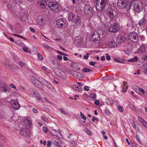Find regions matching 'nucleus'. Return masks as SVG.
Segmentation results:
<instances>
[{
	"mask_svg": "<svg viewBox=\"0 0 147 147\" xmlns=\"http://www.w3.org/2000/svg\"><path fill=\"white\" fill-rule=\"evenodd\" d=\"M143 5H144L141 2L136 1L134 3V10L135 11L139 13L143 9Z\"/></svg>",
	"mask_w": 147,
	"mask_h": 147,
	"instance_id": "1",
	"label": "nucleus"
},
{
	"mask_svg": "<svg viewBox=\"0 0 147 147\" xmlns=\"http://www.w3.org/2000/svg\"><path fill=\"white\" fill-rule=\"evenodd\" d=\"M30 78L32 82L36 87L40 88L42 90L43 89V85L42 84L40 81L35 77L33 76L31 77Z\"/></svg>",
	"mask_w": 147,
	"mask_h": 147,
	"instance_id": "2",
	"label": "nucleus"
},
{
	"mask_svg": "<svg viewBox=\"0 0 147 147\" xmlns=\"http://www.w3.org/2000/svg\"><path fill=\"white\" fill-rule=\"evenodd\" d=\"M84 13L87 15L92 16L93 15L94 11L93 8L88 5H86L84 7Z\"/></svg>",
	"mask_w": 147,
	"mask_h": 147,
	"instance_id": "3",
	"label": "nucleus"
},
{
	"mask_svg": "<svg viewBox=\"0 0 147 147\" xmlns=\"http://www.w3.org/2000/svg\"><path fill=\"white\" fill-rule=\"evenodd\" d=\"M107 0H96V7L98 9L99 7L100 9H98L99 10H102L105 7L106 3Z\"/></svg>",
	"mask_w": 147,
	"mask_h": 147,
	"instance_id": "4",
	"label": "nucleus"
},
{
	"mask_svg": "<svg viewBox=\"0 0 147 147\" xmlns=\"http://www.w3.org/2000/svg\"><path fill=\"white\" fill-rule=\"evenodd\" d=\"M128 37L129 40L134 42H136L139 40L138 35L135 32L130 33L129 34Z\"/></svg>",
	"mask_w": 147,
	"mask_h": 147,
	"instance_id": "5",
	"label": "nucleus"
},
{
	"mask_svg": "<svg viewBox=\"0 0 147 147\" xmlns=\"http://www.w3.org/2000/svg\"><path fill=\"white\" fill-rule=\"evenodd\" d=\"M55 72L57 76L62 79H65L67 76L66 74L60 69L57 68L55 69Z\"/></svg>",
	"mask_w": 147,
	"mask_h": 147,
	"instance_id": "6",
	"label": "nucleus"
},
{
	"mask_svg": "<svg viewBox=\"0 0 147 147\" xmlns=\"http://www.w3.org/2000/svg\"><path fill=\"white\" fill-rule=\"evenodd\" d=\"M29 93L32 95L33 96L36 97V99L37 100H41V98L40 96V94L36 90L32 88H30L29 89Z\"/></svg>",
	"mask_w": 147,
	"mask_h": 147,
	"instance_id": "7",
	"label": "nucleus"
},
{
	"mask_svg": "<svg viewBox=\"0 0 147 147\" xmlns=\"http://www.w3.org/2000/svg\"><path fill=\"white\" fill-rule=\"evenodd\" d=\"M49 6L52 10L56 11L58 8L59 5L56 2L52 1L50 2L49 4Z\"/></svg>",
	"mask_w": 147,
	"mask_h": 147,
	"instance_id": "8",
	"label": "nucleus"
},
{
	"mask_svg": "<svg viewBox=\"0 0 147 147\" xmlns=\"http://www.w3.org/2000/svg\"><path fill=\"white\" fill-rule=\"evenodd\" d=\"M117 6L121 9L124 8L127 5L126 0H118Z\"/></svg>",
	"mask_w": 147,
	"mask_h": 147,
	"instance_id": "9",
	"label": "nucleus"
},
{
	"mask_svg": "<svg viewBox=\"0 0 147 147\" xmlns=\"http://www.w3.org/2000/svg\"><path fill=\"white\" fill-rule=\"evenodd\" d=\"M10 102L12 105L13 108L15 110H17L20 108V106L17 99L11 100H10Z\"/></svg>",
	"mask_w": 147,
	"mask_h": 147,
	"instance_id": "10",
	"label": "nucleus"
},
{
	"mask_svg": "<svg viewBox=\"0 0 147 147\" xmlns=\"http://www.w3.org/2000/svg\"><path fill=\"white\" fill-rule=\"evenodd\" d=\"M52 142L56 147H62L61 146L62 142L59 139L57 138H54L52 139Z\"/></svg>",
	"mask_w": 147,
	"mask_h": 147,
	"instance_id": "11",
	"label": "nucleus"
},
{
	"mask_svg": "<svg viewBox=\"0 0 147 147\" xmlns=\"http://www.w3.org/2000/svg\"><path fill=\"white\" fill-rule=\"evenodd\" d=\"M91 39L92 41L97 43V42H96L98 41L100 39V36L98 33L96 32H94L92 36Z\"/></svg>",
	"mask_w": 147,
	"mask_h": 147,
	"instance_id": "12",
	"label": "nucleus"
},
{
	"mask_svg": "<svg viewBox=\"0 0 147 147\" xmlns=\"http://www.w3.org/2000/svg\"><path fill=\"white\" fill-rule=\"evenodd\" d=\"M65 22L63 18H60L56 21V25L59 28H62L65 24Z\"/></svg>",
	"mask_w": 147,
	"mask_h": 147,
	"instance_id": "13",
	"label": "nucleus"
},
{
	"mask_svg": "<svg viewBox=\"0 0 147 147\" xmlns=\"http://www.w3.org/2000/svg\"><path fill=\"white\" fill-rule=\"evenodd\" d=\"M118 25L116 23L114 24L113 26L109 28V31L113 32H115L118 30Z\"/></svg>",
	"mask_w": 147,
	"mask_h": 147,
	"instance_id": "14",
	"label": "nucleus"
},
{
	"mask_svg": "<svg viewBox=\"0 0 147 147\" xmlns=\"http://www.w3.org/2000/svg\"><path fill=\"white\" fill-rule=\"evenodd\" d=\"M76 16L73 12H70L68 14V19L69 21L74 22Z\"/></svg>",
	"mask_w": 147,
	"mask_h": 147,
	"instance_id": "15",
	"label": "nucleus"
},
{
	"mask_svg": "<svg viewBox=\"0 0 147 147\" xmlns=\"http://www.w3.org/2000/svg\"><path fill=\"white\" fill-rule=\"evenodd\" d=\"M38 5L41 8L43 9H45L47 5V3L45 0H38Z\"/></svg>",
	"mask_w": 147,
	"mask_h": 147,
	"instance_id": "16",
	"label": "nucleus"
},
{
	"mask_svg": "<svg viewBox=\"0 0 147 147\" xmlns=\"http://www.w3.org/2000/svg\"><path fill=\"white\" fill-rule=\"evenodd\" d=\"M69 72L70 74L73 76L74 77L78 78L79 76H80L82 74L80 73H78L76 71L72 70H70Z\"/></svg>",
	"mask_w": 147,
	"mask_h": 147,
	"instance_id": "17",
	"label": "nucleus"
},
{
	"mask_svg": "<svg viewBox=\"0 0 147 147\" xmlns=\"http://www.w3.org/2000/svg\"><path fill=\"white\" fill-rule=\"evenodd\" d=\"M2 92H4L7 93H9L10 92L11 90L8 88L7 85L3 87L0 89Z\"/></svg>",
	"mask_w": 147,
	"mask_h": 147,
	"instance_id": "18",
	"label": "nucleus"
},
{
	"mask_svg": "<svg viewBox=\"0 0 147 147\" xmlns=\"http://www.w3.org/2000/svg\"><path fill=\"white\" fill-rule=\"evenodd\" d=\"M75 19V26L77 27H79L80 26L81 22V21L80 17L78 16H76V18Z\"/></svg>",
	"mask_w": 147,
	"mask_h": 147,
	"instance_id": "19",
	"label": "nucleus"
},
{
	"mask_svg": "<svg viewBox=\"0 0 147 147\" xmlns=\"http://www.w3.org/2000/svg\"><path fill=\"white\" fill-rule=\"evenodd\" d=\"M109 16L110 18V21L109 23L107 22V23H108V26L111 25V22L113 21L114 19L113 13V12H110L109 13Z\"/></svg>",
	"mask_w": 147,
	"mask_h": 147,
	"instance_id": "20",
	"label": "nucleus"
},
{
	"mask_svg": "<svg viewBox=\"0 0 147 147\" xmlns=\"http://www.w3.org/2000/svg\"><path fill=\"white\" fill-rule=\"evenodd\" d=\"M125 37L124 36H119L117 40L118 42L119 43H122L124 42L126 40Z\"/></svg>",
	"mask_w": 147,
	"mask_h": 147,
	"instance_id": "21",
	"label": "nucleus"
},
{
	"mask_svg": "<svg viewBox=\"0 0 147 147\" xmlns=\"http://www.w3.org/2000/svg\"><path fill=\"white\" fill-rule=\"evenodd\" d=\"M44 84L45 86H46L48 88L51 90H53L54 88L53 86L48 82L46 81L45 82H44Z\"/></svg>",
	"mask_w": 147,
	"mask_h": 147,
	"instance_id": "22",
	"label": "nucleus"
},
{
	"mask_svg": "<svg viewBox=\"0 0 147 147\" xmlns=\"http://www.w3.org/2000/svg\"><path fill=\"white\" fill-rule=\"evenodd\" d=\"M114 60L116 62L122 63H123L125 62V61L124 59H121L119 57H117V58L114 59Z\"/></svg>",
	"mask_w": 147,
	"mask_h": 147,
	"instance_id": "23",
	"label": "nucleus"
},
{
	"mask_svg": "<svg viewBox=\"0 0 147 147\" xmlns=\"http://www.w3.org/2000/svg\"><path fill=\"white\" fill-rule=\"evenodd\" d=\"M6 67H9V69L12 71L17 69V67L14 65H11L10 64H5Z\"/></svg>",
	"mask_w": 147,
	"mask_h": 147,
	"instance_id": "24",
	"label": "nucleus"
},
{
	"mask_svg": "<svg viewBox=\"0 0 147 147\" xmlns=\"http://www.w3.org/2000/svg\"><path fill=\"white\" fill-rule=\"evenodd\" d=\"M146 21L145 19L144 18H143L140 20L139 22V24L140 26H141L142 25L143 26L145 25L146 24Z\"/></svg>",
	"mask_w": 147,
	"mask_h": 147,
	"instance_id": "25",
	"label": "nucleus"
},
{
	"mask_svg": "<svg viewBox=\"0 0 147 147\" xmlns=\"http://www.w3.org/2000/svg\"><path fill=\"white\" fill-rule=\"evenodd\" d=\"M38 21H39V23L41 24H45V18L43 17H41L39 18Z\"/></svg>",
	"mask_w": 147,
	"mask_h": 147,
	"instance_id": "26",
	"label": "nucleus"
},
{
	"mask_svg": "<svg viewBox=\"0 0 147 147\" xmlns=\"http://www.w3.org/2000/svg\"><path fill=\"white\" fill-rule=\"evenodd\" d=\"M138 59V57L137 56H135L134 58L130 59L127 60L128 62H134L137 61Z\"/></svg>",
	"mask_w": 147,
	"mask_h": 147,
	"instance_id": "27",
	"label": "nucleus"
},
{
	"mask_svg": "<svg viewBox=\"0 0 147 147\" xmlns=\"http://www.w3.org/2000/svg\"><path fill=\"white\" fill-rule=\"evenodd\" d=\"M51 133L53 135L57 136L59 135V134H60L58 131L54 129H52Z\"/></svg>",
	"mask_w": 147,
	"mask_h": 147,
	"instance_id": "28",
	"label": "nucleus"
},
{
	"mask_svg": "<svg viewBox=\"0 0 147 147\" xmlns=\"http://www.w3.org/2000/svg\"><path fill=\"white\" fill-rule=\"evenodd\" d=\"M73 88L76 91L78 92H80L82 90V89L80 86H77L75 85L73 86Z\"/></svg>",
	"mask_w": 147,
	"mask_h": 147,
	"instance_id": "29",
	"label": "nucleus"
},
{
	"mask_svg": "<svg viewBox=\"0 0 147 147\" xmlns=\"http://www.w3.org/2000/svg\"><path fill=\"white\" fill-rule=\"evenodd\" d=\"M110 47L113 48V47H115L117 46V44L114 41H111L109 44Z\"/></svg>",
	"mask_w": 147,
	"mask_h": 147,
	"instance_id": "30",
	"label": "nucleus"
},
{
	"mask_svg": "<svg viewBox=\"0 0 147 147\" xmlns=\"http://www.w3.org/2000/svg\"><path fill=\"white\" fill-rule=\"evenodd\" d=\"M26 120L27 122V123H27V124L26 125V127L28 128L30 127L31 124V121L30 120L28 119H26Z\"/></svg>",
	"mask_w": 147,
	"mask_h": 147,
	"instance_id": "31",
	"label": "nucleus"
},
{
	"mask_svg": "<svg viewBox=\"0 0 147 147\" xmlns=\"http://www.w3.org/2000/svg\"><path fill=\"white\" fill-rule=\"evenodd\" d=\"M4 137L0 134V146H2L4 145V143L2 142Z\"/></svg>",
	"mask_w": 147,
	"mask_h": 147,
	"instance_id": "32",
	"label": "nucleus"
},
{
	"mask_svg": "<svg viewBox=\"0 0 147 147\" xmlns=\"http://www.w3.org/2000/svg\"><path fill=\"white\" fill-rule=\"evenodd\" d=\"M8 9L10 11H12L13 10V7L11 3H8L7 5Z\"/></svg>",
	"mask_w": 147,
	"mask_h": 147,
	"instance_id": "33",
	"label": "nucleus"
},
{
	"mask_svg": "<svg viewBox=\"0 0 147 147\" xmlns=\"http://www.w3.org/2000/svg\"><path fill=\"white\" fill-rule=\"evenodd\" d=\"M92 71V70L90 69H89L87 68H84L82 70V72L84 73L85 72H89Z\"/></svg>",
	"mask_w": 147,
	"mask_h": 147,
	"instance_id": "34",
	"label": "nucleus"
},
{
	"mask_svg": "<svg viewBox=\"0 0 147 147\" xmlns=\"http://www.w3.org/2000/svg\"><path fill=\"white\" fill-rule=\"evenodd\" d=\"M127 83L126 82L125 83L124 85L123 86V92H125L127 90V87L126 86L125 84H127Z\"/></svg>",
	"mask_w": 147,
	"mask_h": 147,
	"instance_id": "35",
	"label": "nucleus"
},
{
	"mask_svg": "<svg viewBox=\"0 0 147 147\" xmlns=\"http://www.w3.org/2000/svg\"><path fill=\"white\" fill-rule=\"evenodd\" d=\"M146 49L145 47L144 46H142L139 49V51L143 53L145 51Z\"/></svg>",
	"mask_w": 147,
	"mask_h": 147,
	"instance_id": "36",
	"label": "nucleus"
},
{
	"mask_svg": "<svg viewBox=\"0 0 147 147\" xmlns=\"http://www.w3.org/2000/svg\"><path fill=\"white\" fill-rule=\"evenodd\" d=\"M96 94H92L90 95V96L93 101H95L96 100Z\"/></svg>",
	"mask_w": 147,
	"mask_h": 147,
	"instance_id": "37",
	"label": "nucleus"
},
{
	"mask_svg": "<svg viewBox=\"0 0 147 147\" xmlns=\"http://www.w3.org/2000/svg\"><path fill=\"white\" fill-rule=\"evenodd\" d=\"M20 133L22 135H24L25 134H26V132L24 129H22L20 130Z\"/></svg>",
	"mask_w": 147,
	"mask_h": 147,
	"instance_id": "38",
	"label": "nucleus"
},
{
	"mask_svg": "<svg viewBox=\"0 0 147 147\" xmlns=\"http://www.w3.org/2000/svg\"><path fill=\"white\" fill-rule=\"evenodd\" d=\"M16 4L18 5L21 4L22 3V0H15Z\"/></svg>",
	"mask_w": 147,
	"mask_h": 147,
	"instance_id": "39",
	"label": "nucleus"
},
{
	"mask_svg": "<svg viewBox=\"0 0 147 147\" xmlns=\"http://www.w3.org/2000/svg\"><path fill=\"white\" fill-rule=\"evenodd\" d=\"M90 54L91 55V53H86V55H85L84 56V59L86 60L88 59Z\"/></svg>",
	"mask_w": 147,
	"mask_h": 147,
	"instance_id": "40",
	"label": "nucleus"
},
{
	"mask_svg": "<svg viewBox=\"0 0 147 147\" xmlns=\"http://www.w3.org/2000/svg\"><path fill=\"white\" fill-rule=\"evenodd\" d=\"M37 56H38V59L40 60H43V57L39 53H37Z\"/></svg>",
	"mask_w": 147,
	"mask_h": 147,
	"instance_id": "41",
	"label": "nucleus"
},
{
	"mask_svg": "<svg viewBox=\"0 0 147 147\" xmlns=\"http://www.w3.org/2000/svg\"><path fill=\"white\" fill-rule=\"evenodd\" d=\"M80 116L84 120H86V117L81 112H80Z\"/></svg>",
	"mask_w": 147,
	"mask_h": 147,
	"instance_id": "42",
	"label": "nucleus"
},
{
	"mask_svg": "<svg viewBox=\"0 0 147 147\" xmlns=\"http://www.w3.org/2000/svg\"><path fill=\"white\" fill-rule=\"evenodd\" d=\"M96 63V62L91 61H90L89 64L90 65L92 66H94V67H95L96 68L97 67L96 66H94V65Z\"/></svg>",
	"mask_w": 147,
	"mask_h": 147,
	"instance_id": "43",
	"label": "nucleus"
},
{
	"mask_svg": "<svg viewBox=\"0 0 147 147\" xmlns=\"http://www.w3.org/2000/svg\"><path fill=\"white\" fill-rule=\"evenodd\" d=\"M85 131L87 133V134H88L89 135H91L92 134V132L90 131L88 129L86 128L85 129Z\"/></svg>",
	"mask_w": 147,
	"mask_h": 147,
	"instance_id": "44",
	"label": "nucleus"
},
{
	"mask_svg": "<svg viewBox=\"0 0 147 147\" xmlns=\"http://www.w3.org/2000/svg\"><path fill=\"white\" fill-rule=\"evenodd\" d=\"M130 108L133 110L135 111L136 110V109L134 106L133 105H129Z\"/></svg>",
	"mask_w": 147,
	"mask_h": 147,
	"instance_id": "45",
	"label": "nucleus"
},
{
	"mask_svg": "<svg viewBox=\"0 0 147 147\" xmlns=\"http://www.w3.org/2000/svg\"><path fill=\"white\" fill-rule=\"evenodd\" d=\"M118 109H119V110L121 112H122L123 111V107L120 106H119L117 107Z\"/></svg>",
	"mask_w": 147,
	"mask_h": 147,
	"instance_id": "46",
	"label": "nucleus"
},
{
	"mask_svg": "<svg viewBox=\"0 0 147 147\" xmlns=\"http://www.w3.org/2000/svg\"><path fill=\"white\" fill-rule=\"evenodd\" d=\"M106 59L107 60L109 61L111 60V57L109 54L107 53L106 54Z\"/></svg>",
	"mask_w": 147,
	"mask_h": 147,
	"instance_id": "47",
	"label": "nucleus"
},
{
	"mask_svg": "<svg viewBox=\"0 0 147 147\" xmlns=\"http://www.w3.org/2000/svg\"><path fill=\"white\" fill-rule=\"evenodd\" d=\"M142 58L144 61H147V55L145 54L143 55Z\"/></svg>",
	"mask_w": 147,
	"mask_h": 147,
	"instance_id": "48",
	"label": "nucleus"
},
{
	"mask_svg": "<svg viewBox=\"0 0 147 147\" xmlns=\"http://www.w3.org/2000/svg\"><path fill=\"white\" fill-rule=\"evenodd\" d=\"M43 46L45 48L47 49H52L51 47L48 46V45H47L46 44H44L43 45Z\"/></svg>",
	"mask_w": 147,
	"mask_h": 147,
	"instance_id": "49",
	"label": "nucleus"
},
{
	"mask_svg": "<svg viewBox=\"0 0 147 147\" xmlns=\"http://www.w3.org/2000/svg\"><path fill=\"white\" fill-rule=\"evenodd\" d=\"M23 50L24 51L28 53H29L30 51L28 50V48L26 47H23Z\"/></svg>",
	"mask_w": 147,
	"mask_h": 147,
	"instance_id": "50",
	"label": "nucleus"
},
{
	"mask_svg": "<svg viewBox=\"0 0 147 147\" xmlns=\"http://www.w3.org/2000/svg\"><path fill=\"white\" fill-rule=\"evenodd\" d=\"M41 119L42 120L45 122L46 123H48V120L47 118L44 117H41Z\"/></svg>",
	"mask_w": 147,
	"mask_h": 147,
	"instance_id": "51",
	"label": "nucleus"
},
{
	"mask_svg": "<svg viewBox=\"0 0 147 147\" xmlns=\"http://www.w3.org/2000/svg\"><path fill=\"white\" fill-rule=\"evenodd\" d=\"M136 138L139 143H141V141L137 135L136 136Z\"/></svg>",
	"mask_w": 147,
	"mask_h": 147,
	"instance_id": "52",
	"label": "nucleus"
},
{
	"mask_svg": "<svg viewBox=\"0 0 147 147\" xmlns=\"http://www.w3.org/2000/svg\"><path fill=\"white\" fill-rule=\"evenodd\" d=\"M43 129L45 133H47V132L48 129L46 127L44 126L43 127Z\"/></svg>",
	"mask_w": 147,
	"mask_h": 147,
	"instance_id": "53",
	"label": "nucleus"
},
{
	"mask_svg": "<svg viewBox=\"0 0 147 147\" xmlns=\"http://www.w3.org/2000/svg\"><path fill=\"white\" fill-rule=\"evenodd\" d=\"M54 82L57 84H58L60 83V81L58 80L56 78H54L53 79Z\"/></svg>",
	"mask_w": 147,
	"mask_h": 147,
	"instance_id": "54",
	"label": "nucleus"
},
{
	"mask_svg": "<svg viewBox=\"0 0 147 147\" xmlns=\"http://www.w3.org/2000/svg\"><path fill=\"white\" fill-rule=\"evenodd\" d=\"M57 53H58V54H60L61 55H65V56H66L67 55L65 53H64L59 51H57Z\"/></svg>",
	"mask_w": 147,
	"mask_h": 147,
	"instance_id": "55",
	"label": "nucleus"
},
{
	"mask_svg": "<svg viewBox=\"0 0 147 147\" xmlns=\"http://www.w3.org/2000/svg\"><path fill=\"white\" fill-rule=\"evenodd\" d=\"M105 114L108 115L109 114L110 112L108 109H106L105 110Z\"/></svg>",
	"mask_w": 147,
	"mask_h": 147,
	"instance_id": "56",
	"label": "nucleus"
},
{
	"mask_svg": "<svg viewBox=\"0 0 147 147\" xmlns=\"http://www.w3.org/2000/svg\"><path fill=\"white\" fill-rule=\"evenodd\" d=\"M137 88L138 89V90L141 92H142L143 94H144L145 93L144 90L142 88H139L138 87Z\"/></svg>",
	"mask_w": 147,
	"mask_h": 147,
	"instance_id": "57",
	"label": "nucleus"
},
{
	"mask_svg": "<svg viewBox=\"0 0 147 147\" xmlns=\"http://www.w3.org/2000/svg\"><path fill=\"white\" fill-rule=\"evenodd\" d=\"M48 147H49L51 146V142L50 141H48L47 142V144Z\"/></svg>",
	"mask_w": 147,
	"mask_h": 147,
	"instance_id": "58",
	"label": "nucleus"
},
{
	"mask_svg": "<svg viewBox=\"0 0 147 147\" xmlns=\"http://www.w3.org/2000/svg\"><path fill=\"white\" fill-rule=\"evenodd\" d=\"M12 88L15 89L16 90V87L13 84H11L9 85Z\"/></svg>",
	"mask_w": 147,
	"mask_h": 147,
	"instance_id": "59",
	"label": "nucleus"
},
{
	"mask_svg": "<svg viewBox=\"0 0 147 147\" xmlns=\"http://www.w3.org/2000/svg\"><path fill=\"white\" fill-rule=\"evenodd\" d=\"M71 144L74 146H75L77 145L76 142L74 141H72L71 142Z\"/></svg>",
	"mask_w": 147,
	"mask_h": 147,
	"instance_id": "60",
	"label": "nucleus"
},
{
	"mask_svg": "<svg viewBox=\"0 0 147 147\" xmlns=\"http://www.w3.org/2000/svg\"><path fill=\"white\" fill-rule=\"evenodd\" d=\"M61 112V113H62L64 114L65 115H66V113L65 112V111L64 110H63L61 109H60Z\"/></svg>",
	"mask_w": 147,
	"mask_h": 147,
	"instance_id": "61",
	"label": "nucleus"
},
{
	"mask_svg": "<svg viewBox=\"0 0 147 147\" xmlns=\"http://www.w3.org/2000/svg\"><path fill=\"white\" fill-rule=\"evenodd\" d=\"M138 119L141 123L144 120L141 117H138Z\"/></svg>",
	"mask_w": 147,
	"mask_h": 147,
	"instance_id": "62",
	"label": "nucleus"
},
{
	"mask_svg": "<svg viewBox=\"0 0 147 147\" xmlns=\"http://www.w3.org/2000/svg\"><path fill=\"white\" fill-rule=\"evenodd\" d=\"M84 90L85 91H88L89 90L88 87L87 86H85L84 87Z\"/></svg>",
	"mask_w": 147,
	"mask_h": 147,
	"instance_id": "63",
	"label": "nucleus"
},
{
	"mask_svg": "<svg viewBox=\"0 0 147 147\" xmlns=\"http://www.w3.org/2000/svg\"><path fill=\"white\" fill-rule=\"evenodd\" d=\"M9 28L10 29L12 30V31H13L14 30L13 27V26H12L11 24H9Z\"/></svg>",
	"mask_w": 147,
	"mask_h": 147,
	"instance_id": "64",
	"label": "nucleus"
}]
</instances>
